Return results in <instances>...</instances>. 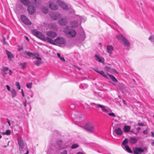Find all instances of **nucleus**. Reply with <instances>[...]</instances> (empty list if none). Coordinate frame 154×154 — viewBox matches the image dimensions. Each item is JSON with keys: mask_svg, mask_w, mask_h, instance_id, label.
Returning <instances> with one entry per match:
<instances>
[{"mask_svg": "<svg viewBox=\"0 0 154 154\" xmlns=\"http://www.w3.org/2000/svg\"><path fill=\"white\" fill-rule=\"evenodd\" d=\"M84 128L88 132L91 133H94L97 130V126L91 123H88L84 126Z\"/></svg>", "mask_w": 154, "mask_h": 154, "instance_id": "f257e3e1", "label": "nucleus"}, {"mask_svg": "<svg viewBox=\"0 0 154 154\" xmlns=\"http://www.w3.org/2000/svg\"><path fill=\"white\" fill-rule=\"evenodd\" d=\"M63 32L68 36L71 37H75L76 34L75 30L70 29L69 26H67L64 28Z\"/></svg>", "mask_w": 154, "mask_h": 154, "instance_id": "f03ea898", "label": "nucleus"}, {"mask_svg": "<svg viewBox=\"0 0 154 154\" xmlns=\"http://www.w3.org/2000/svg\"><path fill=\"white\" fill-rule=\"evenodd\" d=\"M90 105L92 106H95L96 109L98 107L100 108L102 111L105 113H107L109 112V109L106 106L94 103H91Z\"/></svg>", "mask_w": 154, "mask_h": 154, "instance_id": "7ed1b4c3", "label": "nucleus"}, {"mask_svg": "<svg viewBox=\"0 0 154 154\" xmlns=\"http://www.w3.org/2000/svg\"><path fill=\"white\" fill-rule=\"evenodd\" d=\"M116 38L122 44H124L125 46H129L130 45V43L127 39L122 34L117 35Z\"/></svg>", "mask_w": 154, "mask_h": 154, "instance_id": "20e7f679", "label": "nucleus"}, {"mask_svg": "<svg viewBox=\"0 0 154 154\" xmlns=\"http://www.w3.org/2000/svg\"><path fill=\"white\" fill-rule=\"evenodd\" d=\"M32 34L36 37L40 39L43 41H45V38L44 35L42 33L36 29H34L32 31Z\"/></svg>", "mask_w": 154, "mask_h": 154, "instance_id": "39448f33", "label": "nucleus"}, {"mask_svg": "<svg viewBox=\"0 0 154 154\" xmlns=\"http://www.w3.org/2000/svg\"><path fill=\"white\" fill-rule=\"evenodd\" d=\"M54 42L56 44L57 43L60 45H64L66 43V40L63 38L59 36L54 39Z\"/></svg>", "mask_w": 154, "mask_h": 154, "instance_id": "423d86ee", "label": "nucleus"}, {"mask_svg": "<svg viewBox=\"0 0 154 154\" xmlns=\"http://www.w3.org/2000/svg\"><path fill=\"white\" fill-rule=\"evenodd\" d=\"M25 54L29 57H32V59L36 58L40 60H41V58L40 57H38L39 54L38 53H33L29 51L27 52L26 51L25 52Z\"/></svg>", "mask_w": 154, "mask_h": 154, "instance_id": "0eeeda50", "label": "nucleus"}, {"mask_svg": "<svg viewBox=\"0 0 154 154\" xmlns=\"http://www.w3.org/2000/svg\"><path fill=\"white\" fill-rule=\"evenodd\" d=\"M21 19L23 22L26 25H30L32 24L30 21L23 15H21Z\"/></svg>", "mask_w": 154, "mask_h": 154, "instance_id": "6e6552de", "label": "nucleus"}, {"mask_svg": "<svg viewBox=\"0 0 154 154\" xmlns=\"http://www.w3.org/2000/svg\"><path fill=\"white\" fill-rule=\"evenodd\" d=\"M50 17L52 19L56 20L61 17V14L58 13H51L50 14Z\"/></svg>", "mask_w": 154, "mask_h": 154, "instance_id": "1a4fd4ad", "label": "nucleus"}, {"mask_svg": "<svg viewBox=\"0 0 154 154\" xmlns=\"http://www.w3.org/2000/svg\"><path fill=\"white\" fill-rule=\"evenodd\" d=\"M57 3L60 7L64 10H67L69 9L68 6L65 3L60 0H57Z\"/></svg>", "mask_w": 154, "mask_h": 154, "instance_id": "9d476101", "label": "nucleus"}, {"mask_svg": "<svg viewBox=\"0 0 154 154\" xmlns=\"http://www.w3.org/2000/svg\"><path fill=\"white\" fill-rule=\"evenodd\" d=\"M18 144L19 146V149H23L25 146V143L23 138L20 137L18 139Z\"/></svg>", "mask_w": 154, "mask_h": 154, "instance_id": "9b49d317", "label": "nucleus"}, {"mask_svg": "<svg viewBox=\"0 0 154 154\" xmlns=\"http://www.w3.org/2000/svg\"><path fill=\"white\" fill-rule=\"evenodd\" d=\"M114 133L118 136H121L123 134V131L120 128H117L114 129L113 133L114 134Z\"/></svg>", "mask_w": 154, "mask_h": 154, "instance_id": "f8f14e48", "label": "nucleus"}, {"mask_svg": "<svg viewBox=\"0 0 154 154\" xmlns=\"http://www.w3.org/2000/svg\"><path fill=\"white\" fill-rule=\"evenodd\" d=\"M28 10L30 14H32L35 12V8L32 6H29L28 8Z\"/></svg>", "mask_w": 154, "mask_h": 154, "instance_id": "ddd939ff", "label": "nucleus"}, {"mask_svg": "<svg viewBox=\"0 0 154 154\" xmlns=\"http://www.w3.org/2000/svg\"><path fill=\"white\" fill-rule=\"evenodd\" d=\"M46 35L49 37L54 38L56 36L57 34L56 32H54L50 31L46 32Z\"/></svg>", "mask_w": 154, "mask_h": 154, "instance_id": "4468645a", "label": "nucleus"}, {"mask_svg": "<svg viewBox=\"0 0 154 154\" xmlns=\"http://www.w3.org/2000/svg\"><path fill=\"white\" fill-rule=\"evenodd\" d=\"M106 49L107 52L109 54H112L114 47L112 45H108L107 46Z\"/></svg>", "mask_w": 154, "mask_h": 154, "instance_id": "2eb2a0df", "label": "nucleus"}, {"mask_svg": "<svg viewBox=\"0 0 154 154\" xmlns=\"http://www.w3.org/2000/svg\"><path fill=\"white\" fill-rule=\"evenodd\" d=\"M144 150L140 148H137L134 150V154H140V153L143 152Z\"/></svg>", "mask_w": 154, "mask_h": 154, "instance_id": "dca6fc26", "label": "nucleus"}, {"mask_svg": "<svg viewBox=\"0 0 154 154\" xmlns=\"http://www.w3.org/2000/svg\"><path fill=\"white\" fill-rule=\"evenodd\" d=\"M67 23V21L66 18H61L58 21L59 24L61 26H65Z\"/></svg>", "mask_w": 154, "mask_h": 154, "instance_id": "f3484780", "label": "nucleus"}, {"mask_svg": "<svg viewBox=\"0 0 154 154\" xmlns=\"http://www.w3.org/2000/svg\"><path fill=\"white\" fill-rule=\"evenodd\" d=\"M6 52L8 56V57L9 60L10 61L12 60V59L14 58V57L13 55L11 53V52L7 50H6Z\"/></svg>", "mask_w": 154, "mask_h": 154, "instance_id": "a211bd4d", "label": "nucleus"}, {"mask_svg": "<svg viewBox=\"0 0 154 154\" xmlns=\"http://www.w3.org/2000/svg\"><path fill=\"white\" fill-rule=\"evenodd\" d=\"M49 6L51 9L53 10H57L58 7L55 4L53 3H51L49 4Z\"/></svg>", "mask_w": 154, "mask_h": 154, "instance_id": "6ab92c4d", "label": "nucleus"}, {"mask_svg": "<svg viewBox=\"0 0 154 154\" xmlns=\"http://www.w3.org/2000/svg\"><path fill=\"white\" fill-rule=\"evenodd\" d=\"M137 139L135 137H130L129 139V143L131 144H133L137 142Z\"/></svg>", "mask_w": 154, "mask_h": 154, "instance_id": "aec40b11", "label": "nucleus"}, {"mask_svg": "<svg viewBox=\"0 0 154 154\" xmlns=\"http://www.w3.org/2000/svg\"><path fill=\"white\" fill-rule=\"evenodd\" d=\"M47 41L48 42H49L50 43L54 45H56V44L54 42V40L53 41L51 38H49L48 37H46L45 38V41Z\"/></svg>", "mask_w": 154, "mask_h": 154, "instance_id": "412c9836", "label": "nucleus"}, {"mask_svg": "<svg viewBox=\"0 0 154 154\" xmlns=\"http://www.w3.org/2000/svg\"><path fill=\"white\" fill-rule=\"evenodd\" d=\"M131 128L130 126L125 125L123 128V129L125 132L128 133L130 131Z\"/></svg>", "mask_w": 154, "mask_h": 154, "instance_id": "4be33fe9", "label": "nucleus"}, {"mask_svg": "<svg viewBox=\"0 0 154 154\" xmlns=\"http://www.w3.org/2000/svg\"><path fill=\"white\" fill-rule=\"evenodd\" d=\"M57 143L58 145L59 148L60 149L65 148L64 147L62 146V144L63 143V142L62 140H58L57 141Z\"/></svg>", "mask_w": 154, "mask_h": 154, "instance_id": "5701e85b", "label": "nucleus"}, {"mask_svg": "<svg viewBox=\"0 0 154 154\" xmlns=\"http://www.w3.org/2000/svg\"><path fill=\"white\" fill-rule=\"evenodd\" d=\"M108 75L113 82L116 83L118 81V80L113 75L109 74H108Z\"/></svg>", "mask_w": 154, "mask_h": 154, "instance_id": "b1692460", "label": "nucleus"}, {"mask_svg": "<svg viewBox=\"0 0 154 154\" xmlns=\"http://www.w3.org/2000/svg\"><path fill=\"white\" fill-rule=\"evenodd\" d=\"M72 26L73 27H75L78 26L79 25V23L77 21H72L71 22Z\"/></svg>", "mask_w": 154, "mask_h": 154, "instance_id": "393cba45", "label": "nucleus"}, {"mask_svg": "<svg viewBox=\"0 0 154 154\" xmlns=\"http://www.w3.org/2000/svg\"><path fill=\"white\" fill-rule=\"evenodd\" d=\"M10 92L11 93L12 97L13 98L15 97L17 95V92L14 89H12L11 90Z\"/></svg>", "mask_w": 154, "mask_h": 154, "instance_id": "a878e982", "label": "nucleus"}, {"mask_svg": "<svg viewBox=\"0 0 154 154\" xmlns=\"http://www.w3.org/2000/svg\"><path fill=\"white\" fill-rule=\"evenodd\" d=\"M20 1L25 5L28 6L29 4V2L28 0H20Z\"/></svg>", "mask_w": 154, "mask_h": 154, "instance_id": "bb28decb", "label": "nucleus"}, {"mask_svg": "<svg viewBox=\"0 0 154 154\" xmlns=\"http://www.w3.org/2000/svg\"><path fill=\"white\" fill-rule=\"evenodd\" d=\"M96 72H97L98 73L100 74L101 75L103 76V77H105V78H107V76L105 74L104 72L103 71H99L98 70H95Z\"/></svg>", "mask_w": 154, "mask_h": 154, "instance_id": "cd10ccee", "label": "nucleus"}, {"mask_svg": "<svg viewBox=\"0 0 154 154\" xmlns=\"http://www.w3.org/2000/svg\"><path fill=\"white\" fill-rule=\"evenodd\" d=\"M42 12L44 14H47L48 12V8L44 6L42 8Z\"/></svg>", "mask_w": 154, "mask_h": 154, "instance_id": "c85d7f7f", "label": "nucleus"}, {"mask_svg": "<svg viewBox=\"0 0 154 154\" xmlns=\"http://www.w3.org/2000/svg\"><path fill=\"white\" fill-rule=\"evenodd\" d=\"M125 150L127 152H128L129 153H132V151L131 149L129 146L128 145H125Z\"/></svg>", "mask_w": 154, "mask_h": 154, "instance_id": "c756f323", "label": "nucleus"}, {"mask_svg": "<svg viewBox=\"0 0 154 154\" xmlns=\"http://www.w3.org/2000/svg\"><path fill=\"white\" fill-rule=\"evenodd\" d=\"M95 57L96 58V60L99 62L103 63L101 59V58L98 55H95Z\"/></svg>", "mask_w": 154, "mask_h": 154, "instance_id": "7c9ffc66", "label": "nucleus"}, {"mask_svg": "<svg viewBox=\"0 0 154 154\" xmlns=\"http://www.w3.org/2000/svg\"><path fill=\"white\" fill-rule=\"evenodd\" d=\"M19 66H20V68L22 69H24L26 66V63L24 62L23 63H19Z\"/></svg>", "mask_w": 154, "mask_h": 154, "instance_id": "2f4dec72", "label": "nucleus"}, {"mask_svg": "<svg viewBox=\"0 0 154 154\" xmlns=\"http://www.w3.org/2000/svg\"><path fill=\"white\" fill-rule=\"evenodd\" d=\"M86 37L85 34L84 32H82L80 35V38L82 40H84Z\"/></svg>", "mask_w": 154, "mask_h": 154, "instance_id": "473e14b6", "label": "nucleus"}, {"mask_svg": "<svg viewBox=\"0 0 154 154\" xmlns=\"http://www.w3.org/2000/svg\"><path fill=\"white\" fill-rule=\"evenodd\" d=\"M38 60V61L34 62V63L35 65L38 66H39L40 64H41L42 63V62L41 61V60Z\"/></svg>", "mask_w": 154, "mask_h": 154, "instance_id": "72a5a7b5", "label": "nucleus"}, {"mask_svg": "<svg viewBox=\"0 0 154 154\" xmlns=\"http://www.w3.org/2000/svg\"><path fill=\"white\" fill-rule=\"evenodd\" d=\"M79 145L78 144L75 143V144H73L72 145V146H71V148L72 149H74L78 148V147H79Z\"/></svg>", "mask_w": 154, "mask_h": 154, "instance_id": "f704fd0d", "label": "nucleus"}, {"mask_svg": "<svg viewBox=\"0 0 154 154\" xmlns=\"http://www.w3.org/2000/svg\"><path fill=\"white\" fill-rule=\"evenodd\" d=\"M149 40H150L151 42H154V35H151L149 38Z\"/></svg>", "mask_w": 154, "mask_h": 154, "instance_id": "c9c22d12", "label": "nucleus"}, {"mask_svg": "<svg viewBox=\"0 0 154 154\" xmlns=\"http://www.w3.org/2000/svg\"><path fill=\"white\" fill-rule=\"evenodd\" d=\"M15 85L17 86L18 90H20L21 89V86L20 85V83L19 82H17L15 83Z\"/></svg>", "mask_w": 154, "mask_h": 154, "instance_id": "e433bc0d", "label": "nucleus"}, {"mask_svg": "<svg viewBox=\"0 0 154 154\" xmlns=\"http://www.w3.org/2000/svg\"><path fill=\"white\" fill-rule=\"evenodd\" d=\"M11 134V131L9 130H8L6 131L5 132L3 133L4 134H6L7 135H10Z\"/></svg>", "mask_w": 154, "mask_h": 154, "instance_id": "4c0bfd02", "label": "nucleus"}, {"mask_svg": "<svg viewBox=\"0 0 154 154\" xmlns=\"http://www.w3.org/2000/svg\"><path fill=\"white\" fill-rule=\"evenodd\" d=\"M128 142V139L126 138H125L123 141L122 144L125 146V145H126L125 144H127Z\"/></svg>", "mask_w": 154, "mask_h": 154, "instance_id": "58836bf2", "label": "nucleus"}, {"mask_svg": "<svg viewBox=\"0 0 154 154\" xmlns=\"http://www.w3.org/2000/svg\"><path fill=\"white\" fill-rule=\"evenodd\" d=\"M9 69V68L8 67H3L2 69V71L3 72H5L6 71L8 70Z\"/></svg>", "mask_w": 154, "mask_h": 154, "instance_id": "ea45409f", "label": "nucleus"}, {"mask_svg": "<svg viewBox=\"0 0 154 154\" xmlns=\"http://www.w3.org/2000/svg\"><path fill=\"white\" fill-rule=\"evenodd\" d=\"M79 20L81 22H84L86 20V19L85 18L82 17H79Z\"/></svg>", "mask_w": 154, "mask_h": 154, "instance_id": "a19ab883", "label": "nucleus"}, {"mask_svg": "<svg viewBox=\"0 0 154 154\" xmlns=\"http://www.w3.org/2000/svg\"><path fill=\"white\" fill-rule=\"evenodd\" d=\"M26 87L29 88H32V83H30L26 84Z\"/></svg>", "mask_w": 154, "mask_h": 154, "instance_id": "79ce46f5", "label": "nucleus"}, {"mask_svg": "<svg viewBox=\"0 0 154 154\" xmlns=\"http://www.w3.org/2000/svg\"><path fill=\"white\" fill-rule=\"evenodd\" d=\"M108 115L110 116H112L113 117H115L116 116L114 113L113 112L111 113H108Z\"/></svg>", "mask_w": 154, "mask_h": 154, "instance_id": "37998d69", "label": "nucleus"}, {"mask_svg": "<svg viewBox=\"0 0 154 154\" xmlns=\"http://www.w3.org/2000/svg\"><path fill=\"white\" fill-rule=\"evenodd\" d=\"M70 108L72 109H74L75 108V105L73 104H72L70 106Z\"/></svg>", "mask_w": 154, "mask_h": 154, "instance_id": "c03bdc74", "label": "nucleus"}, {"mask_svg": "<svg viewBox=\"0 0 154 154\" xmlns=\"http://www.w3.org/2000/svg\"><path fill=\"white\" fill-rule=\"evenodd\" d=\"M60 154H67V151L66 150H64Z\"/></svg>", "mask_w": 154, "mask_h": 154, "instance_id": "a18cd8bd", "label": "nucleus"}, {"mask_svg": "<svg viewBox=\"0 0 154 154\" xmlns=\"http://www.w3.org/2000/svg\"><path fill=\"white\" fill-rule=\"evenodd\" d=\"M6 88H7V90H8V91H10L11 90V88H10V86H9L8 85H6Z\"/></svg>", "mask_w": 154, "mask_h": 154, "instance_id": "49530a36", "label": "nucleus"}, {"mask_svg": "<svg viewBox=\"0 0 154 154\" xmlns=\"http://www.w3.org/2000/svg\"><path fill=\"white\" fill-rule=\"evenodd\" d=\"M143 133L145 134H148L147 129L144 130L143 131Z\"/></svg>", "mask_w": 154, "mask_h": 154, "instance_id": "de8ad7c7", "label": "nucleus"}, {"mask_svg": "<svg viewBox=\"0 0 154 154\" xmlns=\"http://www.w3.org/2000/svg\"><path fill=\"white\" fill-rule=\"evenodd\" d=\"M26 100H25V102H24L23 103V105L24 106H26Z\"/></svg>", "mask_w": 154, "mask_h": 154, "instance_id": "09e8293b", "label": "nucleus"}, {"mask_svg": "<svg viewBox=\"0 0 154 154\" xmlns=\"http://www.w3.org/2000/svg\"><path fill=\"white\" fill-rule=\"evenodd\" d=\"M21 93L22 96L23 97H24V92L23 91V90L22 89L21 90Z\"/></svg>", "mask_w": 154, "mask_h": 154, "instance_id": "8fccbe9b", "label": "nucleus"}, {"mask_svg": "<svg viewBox=\"0 0 154 154\" xmlns=\"http://www.w3.org/2000/svg\"><path fill=\"white\" fill-rule=\"evenodd\" d=\"M112 71L113 72H114L116 73H118L117 70L115 69H113Z\"/></svg>", "mask_w": 154, "mask_h": 154, "instance_id": "3c124183", "label": "nucleus"}, {"mask_svg": "<svg viewBox=\"0 0 154 154\" xmlns=\"http://www.w3.org/2000/svg\"><path fill=\"white\" fill-rule=\"evenodd\" d=\"M138 125L140 126H144V125L142 123H138L137 124Z\"/></svg>", "mask_w": 154, "mask_h": 154, "instance_id": "603ef678", "label": "nucleus"}, {"mask_svg": "<svg viewBox=\"0 0 154 154\" xmlns=\"http://www.w3.org/2000/svg\"><path fill=\"white\" fill-rule=\"evenodd\" d=\"M7 120H8V123L9 125V126H11V124L10 123V120H8V119H7Z\"/></svg>", "mask_w": 154, "mask_h": 154, "instance_id": "864d4df0", "label": "nucleus"}, {"mask_svg": "<svg viewBox=\"0 0 154 154\" xmlns=\"http://www.w3.org/2000/svg\"><path fill=\"white\" fill-rule=\"evenodd\" d=\"M9 74L11 75H12V73H13V72L11 71V70H9Z\"/></svg>", "mask_w": 154, "mask_h": 154, "instance_id": "5fc2aeb1", "label": "nucleus"}, {"mask_svg": "<svg viewBox=\"0 0 154 154\" xmlns=\"http://www.w3.org/2000/svg\"><path fill=\"white\" fill-rule=\"evenodd\" d=\"M24 37L26 40H27L28 41H29V39L28 38L27 36H25Z\"/></svg>", "mask_w": 154, "mask_h": 154, "instance_id": "6e6d98bb", "label": "nucleus"}, {"mask_svg": "<svg viewBox=\"0 0 154 154\" xmlns=\"http://www.w3.org/2000/svg\"><path fill=\"white\" fill-rule=\"evenodd\" d=\"M60 58L61 60H63V61H65V59L63 57H61Z\"/></svg>", "mask_w": 154, "mask_h": 154, "instance_id": "4d7b16f0", "label": "nucleus"}, {"mask_svg": "<svg viewBox=\"0 0 154 154\" xmlns=\"http://www.w3.org/2000/svg\"><path fill=\"white\" fill-rule=\"evenodd\" d=\"M151 136L152 137H154V133L152 132V131L151 132Z\"/></svg>", "mask_w": 154, "mask_h": 154, "instance_id": "13d9d810", "label": "nucleus"}, {"mask_svg": "<svg viewBox=\"0 0 154 154\" xmlns=\"http://www.w3.org/2000/svg\"><path fill=\"white\" fill-rule=\"evenodd\" d=\"M4 72L2 73V75L3 76L5 77V76L7 74V73L5 72Z\"/></svg>", "mask_w": 154, "mask_h": 154, "instance_id": "bf43d9fd", "label": "nucleus"}, {"mask_svg": "<svg viewBox=\"0 0 154 154\" xmlns=\"http://www.w3.org/2000/svg\"><path fill=\"white\" fill-rule=\"evenodd\" d=\"M141 129L140 128V127H137V131H139Z\"/></svg>", "mask_w": 154, "mask_h": 154, "instance_id": "052dcab7", "label": "nucleus"}, {"mask_svg": "<svg viewBox=\"0 0 154 154\" xmlns=\"http://www.w3.org/2000/svg\"><path fill=\"white\" fill-rule=\"evenodd\" d=\"M57 56L60 58L61 57L60 56V54L59 53H57Z\"/></svg>", "mask_w": 154, "mask_h": 154, "instance_id": "680f3d73", "label": "nucleus"}, {"mask_svg": "<svg viewBox=\"0 0 154 154\" xmlns=\"http://www.w3.org/2000/svg\"><path fill=\"white\" fill-rule=\"evenodd\" d=\"M151 145L152 146H154V140H153L152 142L151 143Z\"/></svg>", "mask_w": 154, "mask_h": 154, "instance_id": "e2e57ef3", "label": "nucleus"}, {"mask_svg": "<svg viewBox=\"0 0 154 154\" xmlns=\"http://www.w3.org/2000/svg\"><path fill=\"white\" fill-rule=\"evenodd\" d=\"M3 41H4V44H6L5 41V38H3Z\"/></svg>", "mask_w": 154, "mask_h": 154, "instance_id": "0e129e2a", "label": "nucleus"}, {"mask_svg": "<svg viewBox=\"0 0 154 154\" xmlns=\"http://www.w3.org/2000/svg\"><path fill=\"white\" fill-rule=\"evenodd\" d=\"M29 151L28 150H27L26 151V152L25 154H29Z\"/></svg>", "mask_w": 154, "mask_h": 154, "instance_id": "69168bd1", "label": "nucleus"}, {"mask_svg": "<svg viewBox=\"0 0 154 154\" xmlns=\"http://www.w3.org/2000/svg\"><path fill=\"white\" fill-rule=\"evenodd\" d=\"M77 154H83L82 152H79L78 153H77Z\"/></svg>", "mask_w": 154, "mask_h": 154, "instance_id": "338daca9", "label": "nucleus"}, {"mask_svg": "<svg viewBox=\"0 0 154 154\" xmlns=\"http://www.w3.org/2000/svg\"><path fill=\"white\" fill-rule=\"evenodd\" d=\"M105 68H107V69H109V68H110L108 66H106L105 67Z\"/></svg>", "mask_w": 154, "mask_h": 154, "instance_id": "774afa93", "label": "nucleus"}]
</instances>
